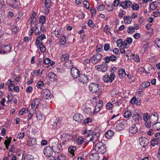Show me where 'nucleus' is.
<instances>
[{"mask_svg":"<svg viewBox=\"0 0 160 160\" xmlns=\"http://www.w3.org/2000/svg\"><path fill=\"white\" fill-rule=\"evenodd\" d=\"M49 142L50 146L54 152L58 153L62 151V146L57 139H52L50 140Z\"/></svg>","mask_w":160,"mask_h":160,"instance_id":"1","label":"nucleus"},{"mask_svg":"<svg viewBox=\"0 0 160 160\" xmlns=\"http://www.w3.org/2000/svg\"><path fill=\"white\" fill-rule=\"evenodd\" d=\"M100 144L98 142L95 147V150L97 153H91L89 156L90 160H99V149H100Z\"/></svg>","mask_w":160,"mask_h":160,"instance_id":"2","label":"nucleus"},{"mask_svg":"<svg viewBox=\"0 0 160 160\" xmlns=\"http://www.w3.org/2000/svg\"><path fill=\"white\" fill-rule=\"evenodd\" d=\"M84 108L83 109L84 112L88 115H90L92 113V110L91 107L92 106V103L91 101L89 102H86L85 104L84 105Z\"/></svg>","mask_w":160,"mask_h":160,"instance_id":"3","label":"nucleus"},{"mask_svg":"<svg viewBox=\"0 0 160 160\" xmlns=\"http://www.w3.org/2000/svg\"><path fill=\"white\" fill-rule=\"evenodd\" d=\"M100 52V48L99 47L97 49V54L93 55L91 58V61L93 64H96L100 61V56L99 55V52Z\"/></svg>","mask_w":160,"mask_h":160,"instance_id":"4","label":"nucleus"},{"mask_svg":"<svg viewBox=\"0 0 160 160\" xmlns=\"http://www.w3.org/2000/svg\"><path fill=\"white\" fill-rule=\"evenodd\" d=\"M11 47L10 45H4L0 47V53L2 54H7L11 51Z\"/></svg>","mask_w":160,"mask_h":160,"instance_id":"5","label":"nucleus"},{"mask_svg":"<svg viewBox=\"0 0 160 160\" xmlns=\"http://www.w3.org/2000/svg\"><path fill=\"white\" fill-rule=\"evenodd\" d=\"M115 78V74L113 72H111L110 76L107 75L103 77V80L106 82H112L114 80Z\"/></svg>","mask_w":160,"mask_h":160,"instance_id":"6","label":"nucleus"},{"mask_svg":"<svg viewBox=\"0 0 160 160\" xmlns=\"http://www.w3.org/2000/svg\"><path fill=\"white\" fill-rule=\"evenodd\" d=\"M54 152V151L50 146L46 147L43 150L44 155L48 157L52 156Z\"/></svg>","mask_w":160,"mask_h":160,"instance_id":"7","label":"nucleus"},{"mask_svg":"<svg viewBox=\"0 0 160 160\" xmlns=\"http://www.w3.org/2000/svg\"><path fill=\"white\" fill-rule=\"evenodd\" d=\"M99 85H98L95 83H92L89 85V88L92 92H96L99 90Z\"/></svg>","mask_w":160,"mask_h":160,"instance_id":"8","label":"nucleus"},{"mask_svg":"<svg viewBox=\"0 0 160 160\" xmlns=\"http://www.w3.org/2000/svg\"><path fill=\"white\" fill-rule=\"evenodd\" d=\"M41 101L40 98H36L33 100L31 104V110H35L38 106Z\"/></svg>","mask_w":160,"mask_h":160,"instance_id":"9","label":"nucleus"},{"mask_svg":"<svg viewBox=\"0 0 160 160\" xmlns=\"http://www.w3.org/2000/svg\"><path fill=\"white\" fill-rule=\"evenodd\" d=\"M71 74L72 77L74 78H77L80 74L79 71L75 67L71 68Z\"/></svg>","mask_w":160,"mask_h":160,"instance_id":"10","label":"nucleus"},{"mask_svg":"<svg viewBox=\"0 0 160 160\" xmlns=\"http://www.w3.org/2000/svg\"><path fill=\"white\" fill-rule=\"evenodd\" d=\"M114 128L117 131L122 130L124 128V123L118 121L114 125Z\"/></svg>","mask_w":160,"mask_h":160,"instance_id":"11","label":"nucleus"},{"mask_svg":"<svg viewBox=\"0 0 160 160\" xmlns=\"http://www.w3.org/2000/svg\"><path fill=\"white\" fill-rule=\"evenodd\" d=\"M140 145L143 148L146 147L149 143L148 140L145 137H141L139 139Z\"/></svg>","mask_w":160,"mask_h":160,"instance_id":"12","label":"nucleus"},{"mask_svg":"<svg viewBox=\"0 0 160 160\" xmlns=\"http://www.w3.org/2000/svg\"><path fill=\"white\" fill-rule=\"evenodd\" d=\"M61 138L63 141V144H66L70 138V135L68 133H64L61 136Z\"/></svg>","mask_w":160,"mask_h":160,"instance_id":"13","label":"nucleus"},{"mask_svg":"<svg viewBox=\"0 0 160 160\" xmlns=\"http://www.w3.org/2000/svg\"><path fill=\"white\" fill-rule=\"evenodd\" d=\"M48 80L52 82L56 81L58 79V77L53 72H49L47 75Z\"/></svg>","mask_w":160,"mask_h":160,"instance_id":"14","label":"nucleus"},{"mask_svg":"<svg viewBox=\"0 0 160 160\" xmlns=\"http://www.w3.org/2000/svg\"><path fill=\"white\" fill-rule=\"evenodd\" d=\"M132 2L129 0H125L120 3V6L124 9H126L129 8L132 4Z\"/></svg>","mask_w":160,"mask_h":160,"instance_id":"15","label":"nucleus"},{"mask_svg":"<svg viewBox=\"0 0 160 160\" xmlns=\"http://www.w3.org/2000/svg\"><path fill=\"white\" fill-rule=\"evenodd\" d=\"M42 98L44 99H48L51 95L50 91L47 89H45L43 90L42 92Z\"/></svg>","mask_w":160,"mask_h":160,"instance_id":"16","label":"nucleus"},{"mask_svg":"<svg viewBox=\"0 0 160 160\" xmlns=\"http://www.w3.org/2000/svg\"><path fill=\"white\" fill-rule=\"evenodd\" d=\"M138 131V129L135 124H133L129 126L128 128L129 132L131 134H135Z\"/></svg>","mask_w":160,"mask_h":160,"instance_id":"17","label":"nucleus"},{"mask_svg":"<svg viewBox=\"0 0 160 160\" xmlns=\"http://www.w3.org/2000/svg\"><path fill=\"white\" fill-rule=\"evenodd\" d=\"M78 78L79 81L83 84L86 83L88 80V77L85 74H80Z\"/></svg>","mask_w":160,"mask_h":160,"instance_id":"18","label":"nucleus"},{"mask_svg":"<svg viewBox=\"0 0 160 160\" xmlns=\"http://www.w3.org/2000/svg\"><path fill=\"white\" fill-rule=\"evenodd\" d=\"M73 119L75 121L79 122H81L83 120V117L81 114L77 113L73 116Z\"/></svg>","mask_w":160,"mask_h":160,"instance_id":"19","label":"nucleus"},{"mask_svg":"<svg viewBox=\"0 0 160 160\" xmlns=\"http://www.w3.org/2000/svg\"><path fill=\"white\" fill-rule=\"evenodd\" d=\"M46 38L45 35L44 34H41L40 36H38L37 38L36 42V44H39L43 40Z\"/></svg>","mask_w":160,"mask_h":160,"instance_id":"20","label":"nucleus"},{"mask_svg":"<svg viewBox=\"0 0 160 160\" xmlns=\"http://www.w3.org/2000/svg\"><path fill=\"white\" fill-rule=\"evenodd\" d=\"M114 132L112 131L109 130L105 132V137L107 139H110L114 135Z\"/></svg>","mask_w":160,"mask_h":160,"instance_id":"21","label":"nucleus"},{"mask_svg":"<svg viewBox=\"0 0 160 160\" xmlns=\"http://www.w3.org/2000/svg\"><path fill=\"white\" fill-rule=\"evenodd\" d=\"M118 73L120 78H122L126 75L125 70L123 68H122L119 70L118 72Z\"/></svg>","mask_w":160,"mask_h":160,"instance_id":"22","label":"nucleus"},{"mask_svg":"<svg viewBox=\"0 0 160 160\" xmlns=\"http://www.w3.org/2000/svg\"><path fill=\"white\" fill-rule=\"evenodd\" d=\"M69 59V55L67 53L62 54L60 57V59L61 62L67 61Z\"/></svg>","mask_w":160,"mask_h":160,"instance_id":"23","label":"nucleus"},{"mask_svg":"<svg viewBox=\"0 0 160 160\" xmlns=\"http://www.w3.org/2000/svg\"><path fill=\"white\" fill-rule=\"evenodd\" d=\"M38 48H39L40 51L42 52H44L46 51V48L45 46L42 44V42H41L39 44H36Z\"/></svg>","mask_w":160,"mask_h":160,"instance_id":"24","label":"nucleus"},{"mask_svg":"<svg viewBox=\"0 0 160 160\" xmlns=\"http://www.w3.org/2000/svg\"><path fill=\"white\" fill-rule=\"evenodd\" d=\"M158 118V115L156 112H153L150 116V119L151 120H157Z\"/></svg>","mask_w":160,"mask_h":160,"instance_id":"25","label":"nucleus"},{"mask_svg":"<svg viewBox=\"0 0 160 160\" xmlns=\"http://www.w3.org/2000/svg\"><path fill=\"white\" fill-rule=\"evenodd\" d=\"M123 19L125 23L127 24L131 23L132 20L131 17L126 16L124 17Z\"/></svg>","mask_w":160,"mask_h":160,"instance_id":"26","label":"nucleus"},{"mask_svg":"<svg viewBox=\"0 0 160 160\" xmlns=\"http://www.w3.org/2000/svg\"><path fill=\"white\" fill-rule=\"evenodd\" d=\"M53 34L57 37H58L62 33L59 28H56L53 32Z\"/></svg>","mask_w":160,"mask_h":160,"instance_id":"27","label":"nucleus"},{"mask_svg":"<svg viewBox=\"0 0 160 160\" xmlns=\"http://www.w3.org/2000/svg\"><path fill=\"white\" fill-rule=\"evenodd\" d=\"M152 128L155 131L159 130L160 129V122H157L155 123L152 126Z\"/></svg>","mask_w":160,"mask_h":160,"instance_id":"28","label":"nucleus"},{"mask_svg":"<svg viewBox=\"0 0 160 160\" xmlns=\"http://www.w3.org/2000/svg\"><path fill=\"white\" fill-rule=\"evenodd\" d=\"M8 81L10 82V83L8 86L9 89L10 91H12L14 89V88H15L14 81H12L10 80H9Z\"/></svg>","mask_w":160,"mask_h":160,"instance_id":"29","label":"nucleus"},{"mask_svg":"<svg viewBox=\"0 0 160 160\" xmlns=\"http://www.w3.org/2000/svg\"><path fill=\"white\" fill-rule=\"evenodd\" d=\"M101 143L102 144L101 146V152L102 154H104L106 152V146H105V144H103V142L101 141Z\"/></svg>","mask_w":160,"mask_h":160,"instance_id":"30","label":"nucleus"},{"mask_svg":"<svg viewBox=\"0 0 160 160\" xmlns=\"http://www.w3.org/2000/svg\"><path fill=\"white\" fill-rule=\"evenodd\" d=\"M140 120L139 118H138L136 117L135 116L133 115L132 118V122L134 123V124H137Z\"/></svg>","mask_w":160,"mask_h":160,"instance_id":"31","label":"nucleus"},{"mask_svg":"<svg viewBox=\"0 0 160 160\" xmlns=\"http://www.w3.org/2000/svg\"><path fill=\"white\" fill-rule=\"evenodd\" d=\"M66 41V36L62 35L61 38L60 40V43L61 45H64Z\"/></svg>","mask_w":160,"mask_h":160,"instance_id":"32","label":"nucleus"},{"mask_svg":"<svg viewBox=\"0 0 160 160\" xmlns=\"http://www.w3.org/2000/svg\"><path fill=\"white\" fill-rule=\"evenodd\" d=\"M11 138L9 137V138H8L6 139L4 143V144L6 148L7 149H8V146H9L11 142Z\"/></svg>","mask_w":160,"mask_h":160,"instance_id":"33","label":"nucleus"},{"mask_svg":"<svg viewBox=\"0 0 160 160\" xmlns=\"http://www.w3.org/2000/svg\"><path fill=\"white\" fill-rule=\"evenodd\" d=\"M143 119L144 122H146L150 120V117L149 114L148 113H145L143 114Z\"/></svg>","mask_w":160,"mask_h":160,"instance_id":"34","label":"nucleus"},{"mask_svg":"<svg viewBox=\"0 0 160 160\" xmlns=\"http://www.w3.org/2000/svg\"><path fill=\"white\" fill-rule=\"evenodd\" d=\"M100 100H99L98 103L96 105L94 111L93 112L94 113L96 114L100 110Z\"/></svg>","mask_w":160,"mask_h":160,"instance_id":"35","label":"nucleus"},{"mask_svg":"<svg viewBox=\"0 0 160 160\" xmlns=\"http://www.w3.org/2000/svg\"><path fill=\"white\" fill-rule=\"evenodd\" d=\"M44 86V83L42 81L38 82L37 84V87L38 88L42 89Z\"/></svg>","mask_w":160,"mask_h":160,"instance_id":"36","label":"nucleus"},{"mask_svg":"<svg viewBox=\"0 0 160 160\" xmlns=\"http://www.w3.org/2000/svg\"><path fill=\"white\" fill-rule=\"evenodd\" d=\"M152 120H151L150 119V120H149L148 121L145 122V127L148 128H150L152 125Z\"/></svg>","mask_w":160,"mask_h":160,"instance_id":"37","label":"nucleus"},{"mask_svg":"<svg viewBox=\"0 0 160 160\" xmlns=\"http://www.w3.org/2000/svg\"><path fill=\"white\" fill-rule=\"evenodd\" d=\"M158 143H159V142L157 140V139H156V138H153L151 141V144L153 147L158 144Z\"/></svg>","mask_w":160,"mask_h":160,"instance_id":"38","label":"nucleus"},{"mask_svg":"<svg viewBox=\"0 0 160 160\" xmlns=\"http://www.w3.org/2000/svg\"><path fill=\"white\" fill-rule=\"evenodd\" d=\"M42 27H40V29H39L36 26L35 27V28L34 30V32L36 35H38L41 32V28Z\"/></svg>","mask_w":160,"mask_h":160,"instance_id":"39","label":"nucleus"},{"mask_svg":"<svg viewBox=\"0 0 160 160\" xmlns=\"http://www.w3.org/2000/svg\"><path fill=\"white\" fill-rule=\"evenodd\" d=\"M131 115L132 113L130 111H127L124 113V116L126 118H129Z\"/></svg>","mask_w":160,"mask_h":160,"instance_id":"40","label":"nucleus"},{"mask_svg":"<svg viewBox=\"0 0 160 160\" xmlns=\"http://www.w3.org/2000/svg\"><path fill=\"white\" fill-rule=\"evenodd\" d=\"M155 2H153L151 3L149 5L150 8L152 10H154L157 7V6L156 5Z\"/></svg>","mask_w":160,"mask_h":160,"instance_id":"41","label":"nucleus"},{"mask_svg":"<svg viewBox=\"0 0 160 160\" xmlns=\"http://www.w3.org/2000/svg\"><path fill=\"white\" fill-rule=\"evenodd\" d=\"M28 109L26 108H23L19 112V114L20 115H22L24 113H28Z\"/></svg>","mask_w":160,"mask_h":160,"instance_id":"42","label":"nucleus"},{"mask_svg":"<svg viewBox=\"0 0 160 160\" xmlns=\"http://www.w3.org/2000/svg\"><path fill=\"white\" fill-rule=\"evenodd\" d=\"M83 138L81 137H79L77 140L76 143L78 145H80L83 142Z\"/></svg>","mask_w":160,"mask_h":160,"instance_id":"43","label":"nucleus"},{"mask_svg":"<svg viewBox=\"0 0 160 160\" xmlns=\"http://www.w3.org/2000/svg\"><path fill=\"white\" fill-rule=\"evenodd\" d=\"M46 21V17L44 16H41L39 19V22L42 24L45 23Z\"/></svg>","mask_w":160,"mask_h":160,"instance_id":"44","label":"nucleus"},{"mask_svg":"<svg viewBox=\"0 0 160 160\" xmlns=\"http://www.w3.org/2000/svg\"><path fill=\"white\" fill-rule=\"evenodd\" d=\"M35 114L36 118L38 119L41 120L42 119V115L41 114L40 112H36Z\"/></svg>","mask_w":160,"mask_h":160,"instance_id":"45","label":"nucleus"},{"mask_svg":"<svg viewBox=\"0 0 160 160\" xmlns=\"http://www.w3.org/2000/svg\"><path fill=\"white\" fill-rule=\"evenodd\" d=\"M51 1L50 0H46L45 5L46 8H50L51 7Z\"/></svg>","mask_w":160,"mask_h":160,"instance_id":"46","label":"nucleus"},{"mask_svg":"<svg viewBox=\"0 0 160 160\" xmlns=\"http://www.w3.org/2000/svg\"><path fill=\"white\" fill-rule=\"evenodd\" d=\"M150 85V83L148 81H147L143 82L142 84V86L143 88H146L149 87Z\"/></svg>","mask_w":160,"mask_h":160,"instance_id":"47","label":"nucleus"},{"mask_svg":"<svg viewBox=\"0 0 160 160\" xmlns=\"http://www.w3.org/2000/svg\"><path fill=\"white\" fill-rule=\"evenodd\" d=\"M18 27L15 25H12V32H14V34H16L18 32Z\"/></svg>","mask_w":160,"mask_h":160,"instance_id":"48","label":"nucleus"},{"mask_svg":"<svg viewBox=\"0 0 160 160\" xmlns=\"http://www.w3.org/2000/svg\"><path fill=\"white\" fill-rule=\"evenodd\" d=\"M139 99V98H138V99L136 98L135 97H133L132 98L130 101V102L132 104H138V100Z\"/></svg>","mask_w":160,"mask_h":160,"instance_id":"49","label":"nucleus"},{"mask_svg":"<svg viewBox=\"0 0 160 160\" xmlns=\"http://www.w3.org/2000/svg\"><path fill=\"white\" fill-rule=\"evenodd\" d=\"M113 103H111L110 102H108L107 103V104L106 105V108L107 109H112V108L113 107Z\"/></svg>","mask_w":160,"mask_h":160,"instance_id":"50","label":"nucleus"},{"mask_svg":"<svg viewBox=\"0 0 160 160\" xmlns=\"http://www.w3.org/2000/svg\"><path fill=\"white\" fill-rule=\"evenodd\" d=\"M33 157L30 155H26L24 158V160H33Z\"/></svg>","mask_w":160,"mask_h":160,"instance_id":"51","label":"nucleus"},{"mask_svg":"<svg viewBox=\"0 0 160 160\" xmlns=\"http://www.w3.org/2000/svg\"><path fill=\"white\" fill-rule=\"evenodd\" d=\"M132 9L134 10H137L139 8V6L136 3H133L131 7Z\"/></svg>","mask_w":160,"mask_h":160,"instance_id":"52","label":"nucleus"},{"mask_svg":"<svg viewBox=\"0 0 160 160\" xmlns=\"http://www.w3.org/2000/svg\"><path fill=\"white\" fill-rule=\"evenodd\" d=\"M108 67L107 64L104 65V66L102 65L101 66V71H102V72H105L108 69Z\"/></svg>","mask_w":160,"mask_h":160,"instance_id":"53","label":"nucleus"},{"mask_svg":"<svg viewBox=\"0 0 160 160\" xmlns=\"http://www.w3.org/2000/svg\"><path fill=\"white\" fill-rule=\"evenodd\" d=\"M65 159V156L64 155L59 154L57 158V160H64Z\"/></svg>","mask_w":160,"mask_h":160,"instance_id":"54","label":"nucleus"},{"mask_svg":"<svg viewBox=\"0 0 160 160\" xmlns=\"http://www.w3.org/2000/svg\"><path fill=\"white\" fill-rule=\"evenodd\" d=\"M132 57L133 58V59L134 61L136 62H139L140 59L139 58L138 55L137 54L136 55H133Z\"/></svg>","mask_w":160,"mask_h":160,"instance_id":"55","label":"nucleus"},{"mask_svg":"<svg viewBox=\"0 0 160 160\" xmlns=\"http://www.w3.org/2000/svg\"><path fill=\"white\" fill-rule=\"evenodd\" d=\"M135 29L134 27H129L127 30V32L128 33H132L134 32Z\"/></svg>","mask_w":160,"mask_h":160,"instance_id":"56","label":"nucleus"},{"mask_svg":"<svg viewBox=\"0 0 160 160\" xmlns=\"http://www.w3.org/2000/svg\"><path fill=\"white\" fill-rule=\"evenodd\" d=\"M36 16V13L35 12L32 13V16L31 17L30 23H31V26L32 27V22Z\"/></svg>","mask_w":160,"mask_h":160,"instance_id":"57","label":"nucleus"},{"mask_svg":"<svg viewBox=\"0 0 160 160\" xmlns=\"http://www.w3.org/2000/svg\"><path fill=\"white\" fill-rule=\"evenodd\" d=\"M122 46L125 48H127L129 47V44L125 40L123 42Z\"/></svg>","mask_w":160,"mask_h":160,"instance_id":"58","label":"nucleus"},{"mask_svg":"<svg viewBox=\"0 0 160 160\" xmlns=\"http://www.w3.org/2000/svg\"><path fill=\"white\" fill-rule=\"evenodd\" d=\"M155 43L158 47L160 48V38H157L155 40Z\"/></svg>","mask_w":160,"mask_h":160,"instance_id":"59","label":"nucleus"},{"mask_svg":"<svg viewBox=\"0 0 160 160\" xmlns=\"http://www.w3.org/2000/svg\"><path fill=\"white\" fill-rule=\"evenodd\" d=\"M7 98L8 102H11L12 100L13 97L11 93H10L8 95Z\"/></svg>","mask_w":160,"mask_h":160,"instance_id":"60","label":"nucleus"},{"mask_svg":"<svg viewBox=\"0 0 160 160\" xmlns=\"http://www.w3.org/2000/svg\"><path fill=\"white\" fill-rule=\"evenodd\" d=\"M92 119L89 118H86L84 120L83 123L85 124L92 122Z\"/></svg>","mask_w":160,"mask_h":160,"instance_id":"61","label":"nucleus"},{"mask_svg":"<svg viewBox=\"0 0 160 160\" xmlns=\"http://www.w3.org/2000/svg\"><path fill=\"white\" fill-rule=\"evenodd\" d=\"M122 39H119L118 40L117 42V45L118 47H121L122 45Z\"/></svg>","mask_w":160,"mask_h":160,"instance_id":"62","label":"nucleus"},{"mask_svg":"<svg viewBox=\"0 0 160 160\" xmlns=\"http://www.w3.org/2000/svg\"><path fill=\"white\" fill-rule=\"evenodd\" d=\"M83 4L86 8L88 9H89V4L88 1H83Z\"/></svg>","mask_w":160,"mask_h":160,"instance_id":"63","label":"nucleus"},{"mask_svg":"<svg viewBox=\"0 0 160 160\" xmlns=\"http://www.w3.org/2000/svg\"><path fill=\"white\" fill-rule=\"evenodd\" d=\"M156 137V139H157V140L158 141L159 143H160V133H157L155 135Z\"/></svg>","mask_w":160,"mask_h":160,"instance_id":"64","label":"nucleus"}]
</instances>
